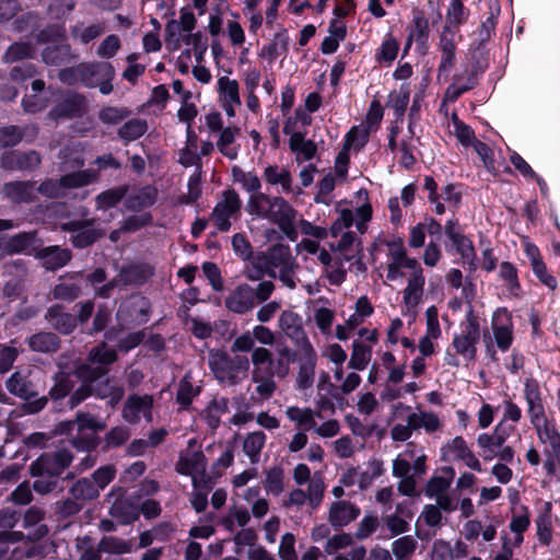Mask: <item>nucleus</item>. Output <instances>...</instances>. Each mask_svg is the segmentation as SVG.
Wrapping results in <instances>:
<instances>
[{
    "instance_id": "obj_1",
    "label": "nucleus",
    "mask_w": 560,
    "mask_h": 560,
    "mask_svg": "<svg viewBox=\"0 0 560 560\" xmlns=\"http://www.w3.org/2000/svg\"><path fill=\"white\" fill-rule=\"evenodd\" d=\"M387 246L386 280L397 282L406 278V285L400 292L401 315L413 323L424 300L423 268L416 258L408 256L401 241L390 242Z\"/></svg>"
},
{
    "instance_id": "obj_2",
    "label": "nucleus",
    "mask_w": 560,
    "mask_h": 560,
    "mask_svg": "<svg viewBox=\"0 0 560 560\" xmlns=\"http://www.w3.org/2000/svg\"><path fill=\"white\" fill-rule=\"evenodd\" d=\"M232 173L234 180L246 191L252 192L246 206L247 212L277 224L290 241H296L294 228L296 210L280 196L260 192L261 182L256 174L244 172L236 166L233 167Z\"/></svg>"
},
{
    "instance_id": "obj_3",
    "label": "nucleus",
    "mask_w": 560,
    "mask_h": 560,
    "mask_svg": "<svg viewBox=\"0 0 560 560\" xmlns=\"http://www.w3.org/2000/svg\"><path fill=\"white\" fill-rule=\"evenodd\" d=\"M250 362L253 364L252 382L255 385L252 398L266 401L278 388L275 377L284 378L289 374L292 352L289 348H283L273 358L270 350L257 347L250 354Z\"/></svg>"
},
{
    "instance_id": "obj_4",
    "label": "nucleus",
    "mask_w": 560,
    "mask_h": 560,
    "mask_svg": "<svg viewBox=\"0 0 560 560\" xmlns=\"http://www.w3.org/2000/svg\"><path fill=\"white\" fill-rule=\"evenodd\" d=\"M524 398L527 404L530 423L539 442L548 445L549 450L547 452L552 458H560V432L555 422L546 416L540 386L536 380H525Z\"/></svg>"
},
{
    "instance_id": "obj_5",
    "label": "nucleus",
    "mask_w": 560,
    "mask_h": 560,
    "mask_svg": "<svg viewBox=\"0 0 560 560\" xmlns=\"http://www.w3.org/2000/svg\"><path fill=\"white\" fill-rule=\"evenodd\" d=\"M469 10L462 0H452L446 10L445 25L439 36L438 49L441 60L438 67V77L448 75L455 65L457 27L466 23Z\"/></svg>"
},
{
    "instance_id": "obj_6",
    "label": "nucleus",
    "mask_w": 560,
    "mask_h": 560,
    "mask_svg": "<svg viewBox=\"0 0 560 560\" xmlns=\"http://www.w3.org/2000/svg\"><path fill=\"white\" fill-rule=\"evenodd\" d=\"M208 364L217 380L230 385L243 380L249 369V360L246 357H231L222 350L210 351Z\"/></svg>"
},
{
    "instance_id": "obj_7",
    "label": "nucleus",
    "mask_w": 560,
    "mask_h": 560,
    "mask_svg": "<svg viewBox=\"0 0 560 560\" xmlns=\"http://www.w3.org/2000/svg\"><path fill=\"white\" fill-rule=\"evenodd\" d=\"M105 423L90 413H79L73 421L59 424L61 433L73 435L72 444L79 450L89 451L96 446L95 433L105 429Z\"/></svg>"
},
{
    "instance_id": "obj_8",
    "label": "nucleus",
    "mask_w": 560,
    "mask_h": 560,
    "mask_svg": "<svg viewBox=\"0 0 560 560\" xmlns=\"http://www.w3.org/2000/svg\"><path fill=\"white\" fill-rule=\"evenodd\" d=\"M510 432L511 429L500 422L491 433L479 434L476 441L479 456L486 462L497 458L500 462L511 463L515 452L512 446L505 444Z\"/></svg>"
},
{
    "instance_id": "obj_9",
    "label": "nucleus",
    "mask_w": 560,
    "mask_h": 560,
    "mask_svg": "<svg viewBox=\"0 0 560 560\" xmlns=\"http://www.w3.org/2000/svg\"><path fill=\"white\" fill-rule=\"evenodd\" d=\"M195 443L194 439L189 440L188 447L179 453L175 470L179 475L189 476L194 488L210 490L212 486L207 475V458L201 451L191 448Z\"/></svg>"
},
{
    "instance_id": "obj_10",
    "label": "nucleus",
    "mask_w": 560,
    "mask_h": 560,
    "mask_svg": "<svg viewBox=\"0 0 560 560\" xmlns=\"http://www.w3.org/2000/svg\"><path fill=\"white\" fill-rule=\"evenodd\" d=\"M97 172L83 170L63 175L59 180L47 179L37 188L38 192L49 198H59L66 195L70 188H80L94 183Z\"/></svg>"
},
{
    "instance_id": "obj_11",
    "label": "nucleus",
    "mask_w": 560,
    "mask_h": 560,
    "mask_svg": "<svg viewBox=\"0 0 560 560\" xmlns=\"http://www.w3.org/2000/svg\"><path fill=\"white\" fill-rule=\"evenodd\" d=\"M80 81L89 88H98L104 95L113 92L115 69L109 62L82 63L77 67Z\"/></svg>"
},
{
    "instance_id": "obj_12",
    "label": "nucleus",
    "mask_w": 560,
    "mask_h": 560,
    "mask_svg": "<svg viewBox=\"0 0 560 560\" xmlns=\"http://www.w3.org/2000/svg\"><path fill=\"white\" fill-rule=\"evenodd\" d=\"M479 339V323L474 314L469 312L466 315V319L460 324V331L454 336L452 347L455 352L466 361H474L476 359V346Z\"/></svg>"
},
{
    "instance_id": "obj_13",
    "label": "nucleus",
    "mask_w": 560,
    "mask_h": 560,
    "mask_svg": "<svg viewBox=\"0 0 560 560\" xmlns=\"http://www.w3.org/2000/svg\"><path fill=\"white\" fill-rule=\"evenodd\" d=\"M371 218L372 207L368 202L357 208L355 212L351 209H341L338 211V218L331 224L329 232L332 237H338L339 234L345 233L352 224H355L357 230L363 234Z\"/></svg>"
},
{
    "instance_id": "obj_14",
    "label": "nucleus",
    "mask_w": 560,
    "mask_h": 560,
    "mask_svg": "<svg viewBox=\"0 0 560 560\" xmlns=\"http://www.w3.org/2000/svg\"><path fill=\"white\" fill-rule=\"evenodd\" d=\"M241 199L236 191L225 190L222 199L218 201L212 213L211 221L221 232H226L231 228V220L238 217L241 210Z\"/></svg>"
},
{
    "instance_id": "obj_15",
    "label": "nucleus",
    "mask_w": 560,
    "mask_h": 560,
    "mask_svg": "<svg viewBox=\"0 0 560 560\" xmlns=\"http://www.w3.org/2000/svg\"><path fill=\"white\" fill-rule=\"evenodd\" d=\"M117 359L116 351L101 343L93 348L89 354L88 363L79 369L80 375L93 382L107 372V365Z\"/></svg>"
},
{
    "instance_id": "obj_16",
    "label": "nucleus",
    "mask_w": 560,
    "mask_h": 560,
    "mask_svg": "<svg viewBox=\"0 0 560 560\" xmlns=\"http://www.w3.org/2000/svg\"><path fill=\"white\" fill-rule=\"evenodd\" d=\"M72 458V454L67 450L43 454L31 465V472L33 476L58 477L69 467Z\"/></svg>"
},
{
    "instance_id": "obj_17",
    "label": "nucleus",
    "mask_w": 560,
    "mask_h": 560,
    "mask_svg": "<svg viewBox=\"0 0 560 560\" xmlns=\"http://www.w3.org/2000/svg\"><path fill=\"white\" fill-rule=\"evenodd\" d=\"M442 458L446 462H463L468 468L481 471V463L463 436H455L441 447Z\"/></svg>"
},
{
    "instance_id": "obj_18",
    "label": "nucleus",
    "mask_w": 560,
    "mask_h": 560,
    "mask_svg": "<svg viewBox=\"0 0 560 560\" xmlns=\"http://www.w3.org/2000/svg\"><path fill=\"white\" fill-rule=\"evenodd\" d=\"M153 398L150 395H130L122 408V418L128 422L136 424L144 418L148 422L152 421Z\"/></svg>"
},
{
    "instance_id": "obj_19",
    "label": "nucleus",
    "mask_w": 560,
    "mask_h": 560,
    "mask_svg": "<svg viewBox=\"0 0 560 560\" xmlns=\"http://www.w3.org/2000/svg\"><path fill=\"white\" fill-rule=\"evenodd\" d=\"M299 353L296 386L299 389H306L310 388L314 382L317 355L311 342H304V345L300 347Z\"/></svg>"
},
{
    "instance_id": "obj_20",
    "label": "nucleus",
    "mask_w": 560,
    "mask_h": 560,
    "mask_svg": "<svg viewBox=\"0 0 560 560\" xmlns=\"http://www.w3.org/2000/svg\"><path fill=\"white\" fill-rule=\"evenodd\" d=\"M491 328L498 348L505 352L513 341V322L505 308H498L493 316Z\"/></svg>"
},
{
    "instance_id": "obj_21",
    "label": "nucleus",
    "mask_w": 560,
    "mask_h": 560,
    "mask_svg": "<svg viewBox=\"0 0 560 560\" xmlns=\"http://www.w3.org/2000/svg\"><path fill=\"white\" fill-rule=\"evenodd\" d=\"M444 232L452 241L464 262L472 265L476 258L472 242L463 233L456 219H450L444 225Z\"/></svg>"
},
{
    "instance_id": "obj_22",
    "label": "nucleus",
    "mask_w": 560,
    "mask_h": 560,
    "mask_svg": "<svg viewBox=\"0 0 560 560\" xmlns=\"http://www.w3.org/2000/svg\"><path fill=\"white\" fill-rule=\"evenodd\" d=\"M534 524L538 545L546 548L550 547L557 537L553 526L551 502L544 503L534 520Z\"/></svg>"
},
{
    "instance_id": "obj_23",
    "label": "nucleus",
    "mask_w": 560,
    "mask_h": 560,
    "mask_svg": "<svg viewBox=\"0 0 560 560\" xmlns=\"http://www.w3.org/2000/svg\"><path fill=\"white\" fill-rule=\"evenodd\" d=\"M218 96L225 114L230 118L234 117L236 114V108L242 104L238 82L225 75L219 78Z\"/></svg>"
},
{
    "instance_id": "obj_24",
    "label": "nucleus",
    "mask_w": 560,
    "mask_h": 560,
    "mask_svg": "<svg viewBox=\"0 0 560 560\" xmlns=\"http://www.w3.org/2000/svg\"><path fill=\"white\" fill-rule=\"evenodd\" d=\"M258 260L264 261L266 272L272 277H276L278 270L295 266L290 248L285 245H275L267 253L259 254Z\"/></svg>"
},
{
    "instance_id": "obj_25",
    "label": "nucleus",
    "mask_w": 560,
    "mask_h": 560,
    "mask_svg": "<svg viewBox=\"0 0 560 560\" xmlns=\"http://www.w3.org/2000/svg\"><path fill=\"white\" fill-rule=\"evenodd\" d=\"M94 220L70 221L65 223L62 229L74 233L71 241L75 247L84 248L103 235L101 230L92 226Z\"/></svg>"
},
{
    "instance_id": "obj_26",
    "label": "nucleus",
    "mask_w": 560,
    "mask_h": 560,
    "mask_svg": "<svg viewBox=\"0 0 560 560\" xmlns=\"http://www.w3.org/2000/svg\"><path fill=\"white\" fill-rule=\"evenodd\" d=\"M360 515V509L349 501H335L328 510V522L335 528L347 526Z\"/></svg>"
},
{
    "instance_id": "obj_27",
    "label": "nucleus",
    "mask_w": 560,
    "mask_h": 560,
    "mask_svg": "<svg viewBox=\"0 0 560 560\" xmlns=\"http://www.w3.org/2000/svg\"><path fill=\"white\" fill-rule=\"evenodd\" d=\"M339 241L330 244V249L337 255V259L351 261L361 254V240L354 232L346 231L339 234Z\"/></svg>"
},
{
    "instance_id": "obj_28",
    "label": "nucleus",
    "mask_w": 560,
    "mask_h": 560,
    "mask_svg": "<svg viewBox=\"0 0 560 560\" xmlns=\"http://www.w3.org/2000/svg\"><path fill=\"white\" fill-rule=\"evenodd\" d=\"M254 305V289L248 284H240L225 299V306L236 314H244L250 311Z\"/></svg>"
},
{
    "instance_id": "obj_29",
    "label": "nucleus",
    "mask_w": 560,
    "mask_h": 560,
    "mask_svg": "<svg viewBox=\"0 0 560 560\" xmlns=\"http://www.w3.org/2000/svg\"><path fill=\"white\" fill-rule=\"evenodd\" d=\"M408 31L409 34L405 50H407L411 46L412 40H416L421 46H427L430 37V26L429 20L422 10H412L411 22L408 27Z\"/></svg>"
},
{
    "instance_id": "obj_30",
    "label": "nucleus",
    "mask_w": 560,
    "mask_h": 560,
    "mask_svg": "<svg viewBox=\"0 0 560 560\" xmlns=\"http://www.w3.org/2000/svg\"><path fill=\"white\" fill-rule=\"evenodd\" d=\"M279 327L283 334L300 347L310 342L302 327L301 317L292 311H283L279 317Z\"/></svg>"
},
{
    "instance_id": "obj_31",
    "label": "nucleus",
    "mask_w": 560,
    "mask_h": 560,
    "mask_svg": "<svg viewBox=\"0 0 560 560\" xmlns=\"http://www.w3.org/2000/svg\"><path fill=\"white\" fill-rule=\"evenodd\" d=\"M40 163L37 152L11 151L2 155L1 165L7 170H33Z\"/></svg>"
},
{
    "instance_id": "obj_32",
    "label": "nucleus",
    "mask_w": 560,
    "mask_h": 560,
    "mask_svg": "<svg viewBox=\"0 0 560 560\" xmlns=\"http://www.w3.org/2000/svg\"><path fill=\"white\" fill-rule=\"evenodd\" d=\"M36 257L47 270H57L71 259V253L59 246H46L37 250Z\"/></svg>"
},
{
    "instance_id": "obj_33",
    "label": "nucleus",
    "mask_w": 560,
    "mask_h": 560,
    "mask_svg": "<svg viewBox=\"0 0 560 560\" xmlns=\"http://www.w3.org/2000/svg\"><path fill=\"white\" fill-rule=\"evenodd\" d=\"M511 521L509 528L514 535V546H521L524 541V533L530 525V511L526 505H518L512 509Z\"/></svg>"
},
{
    "instance_id": "obj_34",
    "label": "nucleus",
    "mask_w": 560,
    "mask_h": 560,
    "mask_svg": "<svg viewBox=\"0 0 560 560\" xmlns=\"http://www.w3.org/2000/svg\"><path fill=\"white\" fill-rule=\"evenodd\" d=\"M262 178L267 184L271 186L279 185L281 192L290 194L293 191V178L291 172L284 166H279L276 164L268 165L264 170Z\"/></svg>"
},
{
    "instance_id": "obj_35",
    "label": "nucleus",
    "mask_w": 560,
    "mask_h": 560,
    "mask_svg": "<svg viewBox=\"0 0 560 560\" xmlns=\"http://www.w3.org/2000/svg\"><path fill=\"white\" fill-rule=\"evenodd\" d=\"M56 39L43 51V59L47 65H60L70 56V47L65 43L60 28L55 30Z\"/></svg>"
},
{
    "instance_id": "obj_36",
    "label": "nucleus",
    "mask_w": 560,
    "mask_h": 560,
    "mask_svg": "<svg viewBox=\"0 0 560 560\" xmlns=\"http://www.w3.org/2000/svg\"><path fill=\"white\" fill-rule=\"evenodd\" d=\"M109 514L120 524L128 525L138 520L139 510L130 499L118 497L112 503Z\"/></svg>"
},
{
    "instance_id": "obj_37",
    "label": "nucleus",
    "mask_w": 560,
    "mask_h": 560,
    "mask_svg": "<svg viewBox=\"0 0 560 560\" xmlns=\"http://www.w3.org/2000/svg\"><path fill=\"white\" fill-rule=\"evenodd\" d=\"M198 137L190 127H187V139L185 147L179 151L178 162L184 167L194 166L201 170V159L198 154Z\"/></svg>"
},
{
    "instance_id": "obj_38",
    "label": "nucleus",
    "mask_w": 560,
    "mask_h": 560,
    "mask_svg": "<svg viewBox=\"0 0 560 560\" xmlns=\"http://www.w3.org/2000/svg\"><path fill=\"white\" fill-rule=\"evenodd\" d=\"M125 390L116 381L106 378L101 382L93 383V395L115 407L124 397Z\"/></svg>"
},
{
    "instance_id": "obj_39",
    "label": "nucleus",
    "mask_w": 560,
    "mask_h": 560,
    "mask_svg": "<svg viewBox=\"0 0 560 560\" xmlns=\"http://www.w3.org/2000/svg\"><path fill=\"white\" fill-rule=\"evenodd\" d=\"M45 318L47 322L61 334H70L77 326V319L73 315L65 313L62 307L54 305L48 308Z\"/></svg>"
},
{
    "instance_id": "obj_40",
    "label": "nucleus",
    "mask_w": 560,
    "mask_h": 560,
    "mask_svg": "<svg viewBox=\"0 0 560 560\" xmlns=\"http://www.w3.org/2000/svg\"><path fill=\"white\" fill-rule=\"evenodd\" d=\"M37 135V128L35 126H26L20 128L16 126H7L0 128V145L1 147H13L16 145L22 139L32 140Z\"/></svg>"
},
{
    "instance_id": "obj_41",
    "label": "nucleus",
    "mask_w": 560,
    "mask_h": 560,
    "mask_svg": "<svg viewBox=\"0 0 560 560\" xmlns=\"http://www.w3.org/2000/svg\"><path fill=\"white\" fill-rule=\"evenodd\" d=\"M34 184L28 182H12L3 187V194L13 202H30L35 196Z\"/></svg>"
},
{
    "instance_id": "obj_42",
    "label": "nucleus",
    "mask_w": 560,
    "mask_h": 560,
    "mask_svg": "<svg viewBox=\"0 0 560 560\" xmlns=\"http://www.w3.org/2000/svg\"><path fill=\"white\" fill-rule=\"evenodd\" d=\"M289 147L296 154V161H310L317 151L316 144L312 140L305 139L301 132H294L290 137Z\"/></svg>"
},
{
    "instance_id": "obj_43",
    "label": "nucleus",
    "mask_w": 560,
    "mask_h": 560,
    "mask_svg": "<svg viewBox=\"0 0 560 560\" xmlns=\"http://www.w3.org/2000/svg\"><path fill=\"white\" fill-rule=\"evenodd\" d=\"M31 350L43 353H50L58 350L60 340L57 335L48 331H40L27 339Z\"/></svg>"
},
{
    "instance_id": "obj_44",
    "label": "nucleus",
    "mask_w": 560,
    "mask_h": 560,
    "mask_svg": "<svg viewBox=\"0 0 560 560\" xmlns=\"http://www.w3.org/2000/svg\"><path fill=\"white\" fill-rule=\"evenodd\" d=\"M408 420L416 430L423 429L427 433L442 430L443 423L433 412L418 411L408 415Z\"/></svg>"
},
{
    "instance_id": "obj_45",
    "label": "nucleus",
    "mask_w": 560,
    "mask_h": 560,
    "mask_svg": "<svg viewBox=\"0 0 560 560\" xmlns=\"http://www.w3.org/2000/svg\"><path fill=\"white\" fill-rule=\"evenodd\" d=\"M238 133L240 128L237 127H226L220 132L217 148L229 160H235L238 155V147L234 144Z\"/></svg>"
},
{
    "instance_id": "obj_46",
    "label": "nucleus",
    "mask_w": 560,
    "mask_h": 560,
    "mask_svg": "<svg viewBox=\"0 0 560 560\" xmlns=\"http://www.w3.org/2000/svg\"><path fill=\"white\" fill-rule=\"evenodd\" d=\"M477 84L476 75L472 72L456 74L453 83L447 88L445 97L448 101H456L462 94L471 90Z\"/></svg>"
},
{
    "instance_id": "obj_47",
    "label": "nucleus",
    "mask_w": 560,
    "mask_h": 560,
    "mask_svg": "<svg viewBox=\"0 0 560 560\" xmlns=\"http://www.w3.org/2000/svg\"><path fill=\"white\" fill-rule=\"evenodd\" d=\"M285 416L298 428L304 430H313L316 428L315 412L308 407L301 408L298 406H289L285 409Z\"/></svg>"
},
{
    "instance_id": "obj_48",
    "label": "nucleus",
    "mask_w": 560,
    "mask_h": 560,
    "mask_svg": "<svg viewBox=\"0 0 560 560\" xmlns=\"http://www.w3.org/2000/svg\"><path fill=\"white\" fill-rule=\"evenodd\" d=\"M372 358V347L361 341H353L352 351L348 366L352 370L363 371L369 365Z\"/></svg>"
},
{
    "instance_id": "obj_49",
    "label": "nucleus",
    "mask_w": 560,
    "mask_h": 560,
    "mask_svg": "<svg viewBox=\"0 0 560 560\" xmlns=\"http://www.w3.org/2000/svg\"><path fill=\"white\" fill-rule=\"evenodd\" d=\"M266 434L262 431L248 433L243 442V451L253 464L259 460L260 452L266 443Z\"/></svg>"
},
{
    "instance_id": "obj_50",
    "label": "nucleus",
    "mask_w": 560,
    "mask_h": 560,
    "mask_svg": "<svg viewBox=\"0 0 560 560\" xmlns=\"http://www.w3.org/2000/svg\"><path fill=\"white\" fill-rule=\"evenodd\" d=\"M148 130V124L144 119L133 118L126 121L118 129V137L126 143L135 141L142 137Z\"/></svg>"
},
{
    "instance_id": "obj_51",
    "label": "nucleus",
    "mask_w": 560,
    "mask_h": 560,
    "mask_svg": "<svg viewBox=\"0 0 560 560\" xmlns=\"http://www.w3.org/2000/svg\"><path fill=\"white\" fill-rule=\"evenodd\" d=\"M137 271V268H128L120 271V273L114 279L107 281L103 285L95 288L94 293L96 296L102 299H108L115 288L120 284H128L132 281L131 276Z\"/></svg>"
},
{
    "instance_id": "obj_52",
    "label": "nucleus",
    "mask_w": 560,
    "mask_h": 560,
    "mask_svg": "<svg viewBox=\"0 0 560 560\" xmlns=\"http://www.w3.org/2000/svg\"><path fill=\"white\" fill-rule=\"evenodd\" d=\"M418 546L412 536H402L392 542V552L397 560H410Z\"/></svg>"
},
{
    "instance_id": "obj_53",
    "label": "nucleus",
    "mask_w": 560,
    "mask_h": 560,
    "mask_svg": "<svg viewBox=\"0 0 560 560\" xmlns=\"http://www.w3.org/2000/svg\"><path fill=\"white\" fill-rule=\"evenodd\" d=\"M36 240V232H22L7 237L10 255L25 253L33 246Z\"/></svg>"
},
{
    "instance_id": "obj_54",
    "label": "nucleus",
    "mask_w": 560,
    "mask_h": 560,
    "mask_svg": "<svg viewBox=\"0 0 560 560\" xmlns=\"http://www.w3.org/2000/svg\"><path fill=\"white\" fill-rule=\"evenodd\" d=\"M7 389L23 399H28L33 395L32 387L21 372H14L5 383Z\"/></svg>"
},
{
    "instance_id": "obj_55",
    "label": "nucleus",
    "mask_w": 560,
    "mask_h": 560,
    "mask_svg": "<svg viewBox=\"0 0 560 560\" xmlns=\"http://www.w3.org/2000/svg\"><path fill=\"white\" fill-rule=\"evenodd\" d=\"M453 476L454 471L452 468L446 470L445 476H433L427 485V495L430 498H435L438 495L447 493V490L453 480Z\"/></svg>"
},
{
    "instance_id": "obj_56",
    "label": "nucleus",
    "mask_w": 560,
    "mask_h": 560,
    "mask_svg": "<svg viewBox=\"0 0 560 560\" xmlns=\"http://www.w3.org/2000/svg\"><path fill=\"white\" fill-rule=\"evenodd\" d=\"M70 494L79 501L94 500L100 495V492L94 487V482L91 479L82 478L78 480L70 488Z\"/></svg>"
},
{
    "instance_id": "obj_57",
    "label": "nucleus",
    "mask_w": 560,
    "mask_h": 560,
    "mask_svg": "<svg viewBox=\"0 0 560 560\" xmlns=\"http://www.w3.org/2000/svg\"><path fill=\"white\" fill-rule=\"evenodd\" d=\"M250 521V514L246 509H237L233 508L230 512L222 518L221 524L224 528L231 533H233L238 527L246 526Z\"/></svg>"
},
{
    "instance_id": "obj_58",
    "label": "nucleus",
    "mask_w": 560,
    "mask_h": 560,
    "mask_svg": "<svg viewBox=\"0 0 560 560\" xmlns=\"http://www.w3.org/2000/svg\"><path fill=\"white\" fill-rule=\"evenodd\" d=\"M100 550L104 553L124 555L132 550L131 544L115 536H105L100 541Z\"/></svg>"
},
{
    "instance_id": "obj_59",
    "label": "nucleus",
    "mask_w": 560,
    "mask_h": 560,
    "mask_svg": "<svg viewBox=\"0 0 560 560\" xmlns=\"http://www.w3.org/2000/svg\"><path fill=\"white\" fill-rule=\"evenodd\" d=\"M398 49V40L392 35H387L375 55L376 60L390 63L396 59Z\"/></svg>"
},
{
    "instance_id": "obj_60",
    "label": "nucleus",
    "mask_w": 560,
    "mask_h": 560,
    "mask_svg": "<svg viewBox=\"0 0 560 560\" xmlns=\"http://www.w3.org/2000/svg\"><path fill=\"white\" fill-rule=\"evenodd\" d=\"M105 31L104 23H95L86 27L74 26L71 34L74 38L79 39L82 44H88L91 40L101 36Z\"/></svg>"
},
{
    "instance_id": "obj_61",
    "label": "nucleus",
    "mask_w": 560,
    "mask_h": 560,
    "mask_svg": "<svg viewBox=\"0 0 560 560\" xmlns=\"http://www.w3.org/2000/svg\"><path fill=\"white\" fill-rule=\"evenodd\" d=\"M34 54L33 47L27 43H15L11 45L4 56V62H15L25 58L32 57Z\"/></svg>"
},
{
    "instance_id": "obj_62",
    "label": "nucleus",
    "mask_w": 560,
    "mask_h": 560,
    "mask_svg": "<svg viewBox=\"0 0 560 560\" xmlns=\"http://www.w3.org/2000/svg\"><path fill=\"white\" fill-rule=\"evenodd\" d=\"M228 411V400L225 398H215L207 407L206 413L208 423L212 428H217L220 418Z\"/></svg>"
},
{
    "instance_id": "obj_63",
    "label": "nucleus",
    "mask_w": 560,
    "mask_h": 560,
    "mask_svg": "<svg viewBox=\"0 0 560 560\" xmlns=\"http://www.w3.org/2000/svg\"><path fill=\"white\" fill-rule=\"evenodd\" d=\"M125 187H117L108 189L96 197V205L98 209H107L116 206L126 194Z\"/></svg>"
},
{
    "instance_id": "obj_64",
    "label": "nucleus",
    "mask_w": 560,
    "mask_h": 560,
    "mask_svg": "<svg viewBox=\"0 0 560 560\" xmlns=\"http://www.w3.org/2000/svg\"><path fill=\"white\" fill-rule=\"evenodd\" d=\"M295 541L296 538L292 533L282 535L278 550V556L281 560H299L295 551Z\"/></svg>"
}]
</instances>
